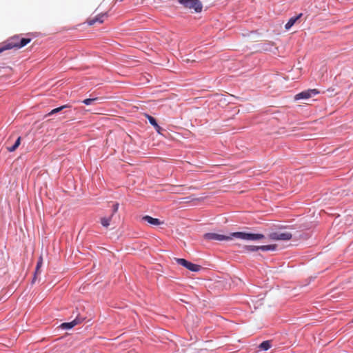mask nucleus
Returning <instances> with one entry per match:
<instances>
[{
    "instance_id": "nucleus-1",
    "label": "nucleus",
    "mask_w": 353,
    "mask_h": 353,
    "mask_svg": "<svg viewBox=\"0 0 353 353\" xmlns=\"http://www.w3.org/2000/svg\"><path fill=\"white\" fill-rule=\"evenodd\" d=\"M265 236L262 234L247 233L243 232H236L230 233V235H223L214 232L206 233L203 238L208 241H229L232 238L241 239L245 241H258L263 239Z\"/></svg>"
},
{
    "instance_id": "nucleus-2",
    "label": "nucleus",
    "mask_w": 353,
    "mask_h": 353,
    "mask_svg": "<svg viewBox=\"0 0 353 353\" xmlns=\"http://www.w3.org/2000/svg\"><path fill=\"white\" fill-rule=\"evenodd\" d=\"M22 47V37H14L6 41L0 48V53L6 50L12 48L19 49Z\"/></svg>"
},
{
    "instance_id": "nucleus-3",
    "label": "nucleus",
    "mask_w": 353,
    "mask_h": 353,
    "mask_svg": "<svg viewBox=\"0 0 353 353\" xmlns=\"http://www.w3.org/2000/svg\"><path fill=\"white\" fill-rule=\"evenodd\" d=\"M185 8L193 10L194 12H201L203 6L199 0H178Z\"/></svg>"
},
{
    "instance_id": "nucleus-4",
    "label": "nucleus",
    "mask_w": 353,
    "mask_h": 353,
    "mask_svg": "<svg viewBox=\"0 0 353 353\" xmlns=\"http://www.w3.org/2000/svg\"><path fill=\"white\" fill-rule=\"evenodd\" d=\"M174 259L179 265L185 267V268L192 272H199L201 269V265L194 264L184 259L175 258Z\"/></svg>"
},
{
    "instance_id": "nucleus-5",
    "label": "nucleus",
    "mask_w": 353,
    "mask_h": 353,
    "mask_svg": "<svg viewBox=\"0 0 353 353\" xmlns=\"http://www.w3.org/2000/svg\"><path fill=\"white\" fill-rule=\"evenodd\" d=\"M318 94H319V91L317 89H309V90H304V91L296 94L294 97V99L295 100L307 99L311 98L312 97H314Z\"/></svg>"
},
{
    "instance_id": "nucleus-6",
    "label": "nucleus",
    "mask_w": 353,
    "mask_h": 353,
    "mask_svg": "<svg viewBox=\"0 0 353 353\" xmlns=\"http://www.w3.org/2000/svg\"><path fill=\"white\" fill-rule=\"evenodd\" d=\"M270 239L272 240H283L287 241L290 240L292 238V234L290 232H272L270 235Z\"/></svg>"
},
{
    "instance_id": "nucleus-7",
    "label": "nucleus",
    "mask_w": 353,
    "mask_h": 353,
    "mask_svg": "<svg viewBox=\"0 0 353 353\" xmlns=\"http://www.w3.org/2000/svg\"><path fill=\"white\" fill-rule=\"evenodd\" d=\"M107 17L108 14L106 12L100 13L92 18L88 19L87 23L89 26H92L96 23H102L104 21L105 18Z\"/></svg>"
},
{
    "instance_id": "nucleus-8",
    "label": "nucleus",
    "mask_w": 353,
    "mask_h": 353,
    "mask_svg": "<svg viewBox=\"0 0 353 353\" xmlns=\"http://www.w3.org/2000/svg\"><path fill=\"white\" fill-rule=\"evenodd\" d=\"M302 15L303 14L300 13L297 16L291 17L285 26V29L289 30L290 28H292L294 23L302 17Z\"/></svg>"
},
{
    "instance_id": "nucleus-9",
    "label": "nucleus",
    "mask_w": 353,
    "mask_h": 353,
    "mask_svg": "<svg viewBox=\"0 0 353 353\" xmlns=\"http://www.w3.org/2000/svg\"><path fill=\"white\" fill-rule=\"evenodd\" d=\"M143 220L153 225H159L162 223L159 219L153 218L148 215L143 216Z\"/></svg>"
},
{
    "instance_id": "nucleus-10",
    "label": "nucleus",
    "mask_w": 353,
    "mask_h": 353,
    "mask_svg": "<svg viewBox=\"0 0 353 353\" xmlns=\"http://www.w3.org/2000/svg\"><path fill=\"white\" fill-rule=\"evenodd\" d=\"M79 323H80V321L78 320L77 319H75L74 320H73L72 321H71L70 323H63L61 325V327L63 328H65V329H70V328L73 327L74 326L77 325V324H79Z\"/></svg>"
},
{
    "instance_id": "nucleus-11",
    "label": "nucleus",
    "mask_w": 353,
    "mask_h": 353,
    "mask_svg": "<svg viewBox=\"0 0 353 353\" xmlns=\"http://www.w3.org/2000/svg\"><path fill=\"white\" fill-rule=\"evenodd\" d=\"M71 108V105L69 104H65L62 106H60L59 108H56L52 109L46 116H50L52 114H56L59 112L60 111L63 110L65 108Z\"/></svg>"
},
{
    "instance_id": "nucleus-12",
    "label": "nucleus",
    "mask_w": 353,
    "mask_h": 353,
    "mask_svg": "<svg viewBox=\"0 0 353 353\" xmlns=\"http://www.w3.org/2000/svg\"><path fill=\"white\" fill-rule=\"evenodd\" d=\"M112 216H110L109 217H102L101 218V224L104 227V228H108L110 225V222H111V220H112Z\"/></svg>"
},
{
    "instance_id": "nucleus-13",
    "label": "nucleus",
    "mask_w": 353,
    "mask_h": 353,
    "mask_svg": "<svg viewBox=\"0 0 353 353\" xmlns=\"http://www.w3.org/2000/svg\"><path fill=\"white\" fill-rule=\"evenodd\" d=\"M271 347V342L270 341H263L259 345V348L261 350H268Z\"/></svg>"
},
{
    "instance_id": "nucleus-14",
    "label": "nucleus",
    "mask_w": 353,
    "mask_h": 353,
    "mask_svg": "<svg viewBox=\"0 0 353 353\" xmlns=\"http://www.w3.org/2000/svg\"><path fill=\"white\" fill-rule=\"evenodd\" d=\"M21 144V137H18L14 144L12 146H8L7 149L10 152L14 151Z\"/></svg>"
},
{
    "instance_id": "nucleus-15",
    "label": "nucleus",
    "mask_w": 353,
    "mask_h": 353,
    "mask_svg": "<svg viewBox=\"0 0 353 353\" xmlns=\"http://www.w3.org/2000/svg\"><path fill=\"white\" fill-rule=\"evenodd\" d=\"M259 250L265 252L269 250H274L276 249L275 245H261L259 246Z\"/></svg>"
},
{
    "instance_id": "nucleus-16",
    "label": "nucleus",
    "mask_w": 353,
    "mask_h": 353,
    "mask_svg": "<svg viewBox=\"0 0 353 353\" xmlns=\"http://www.w3.org/2000/svg\"><path fill=\"white\" fill-rule=\"evenodd\" d=\"M245 251L247 252H255L259 250V246L255 245H246L244 247Z\"/></svg>"
},
{
    "instance_id": "nucleus-17",
    "label": "nucleus",
    "mask_w": 353,
    "mask_h": 353,
    "mask_svg": "<svg viewBox=\"0 0 353 353\" xmlns=\"http://www.w3.org/2000/svg\"><path fill=\"white\" fill-rule=\"evenodd\" d=\"M99 99V98H92V99H86L85 100H83L82 102L87 105H91L92 104L94 101H97Z\"/></svg>"
},
{
    "instance_id": "nucleus-18",
    "label": "nucleus",
    "mask_w": 353,
    "mask_h": 353,
    "mask_svg": "<svg viewBox=\"0 0 353 353\" xmlns=\"http://www.w3.org/2000/svg\"><path fill=\"white\" fill-rule=\"evenodd\" d=\"M146 117H147V119H148L150 123L152 125H153V126L154 125H157V123L156 121V119L153 117H152L150 115H148V114H146Z\"/></svg>"
},
{
    "instance_id": "nucleus-19",
    "label": "nucleus",
    "mask_w": 353,
    "mask_h": 353,
    "mask_svg": "<svg viewBox=\"0 0 353 353\" xmlns=\"http://www.w3.org/2000/svg\"><path fill=\"white\" fill-rule=\"evenodd\" d=\"M41 265H42V258L40 257L37 262V264L35 274H37L39 272V270L40 268L41 267Z\"/></svg>"
},
{
    "instance_id": "nucleus-20",
    "label": "nucleus",
    "mask_w": 353,
    "mask_h": 353,
    "mask_svg": "<svg viewBox=\"0 0 353 353\" xmlns=\"http://www.w3.org/2000/svg\"><path fill=\"white\" fill-rule=\"evenodd\" d=\"M118 209H119V203H114V204L113 205V206H112V214H111V216H114V214L115 213H117V212Z\"/></svg>"
},
{
    "instance_id": "nucleus-21",
    "label": "nucleus",
    "mask_w": 353,
    "mask_h": 353,
    "mask_svg": "<svg viewBox=\"0 0 353 353\" xmlns=\"http://www.w3.org/2000/svg\"><path fill=\"white\" fill-rule=\"evenodd\" d=\"M31 41V38H23V47L25 46H26L28 43H29Z\"/></svg>"
},
{
    "instance_id": "nucleus-22",
    "label": "nucleus",
    "mask_w": 353,
    "mask_h": 353,
    "mask_svg": "<svg viewBox=\"0 0 353 353\" xmlns=\"http://www.w3.org/2000/svg\"><path fill=\"white\" fill-rule=\"evenodd\" d=\"M154 128L156 129V130L159 132L161 128L157 124V125H154Z\"/></svg>"
},
{
    "instance_id": "nucleus-23",
    "label": "nucleus",
    "mask_w": 353,
    "mask_h": 353,
    "mask_svg": "<svg viewBox=\"0 0 353 353\" xmlns=\"http://www.w3.org/2000/svg\"><path fill=\"white\" fill-rule=\"evenodd\" d=\"M154 128L156 129V130L159 132L161 128L157 124V125H154Z\"/></svg>"
}]
</instances>
